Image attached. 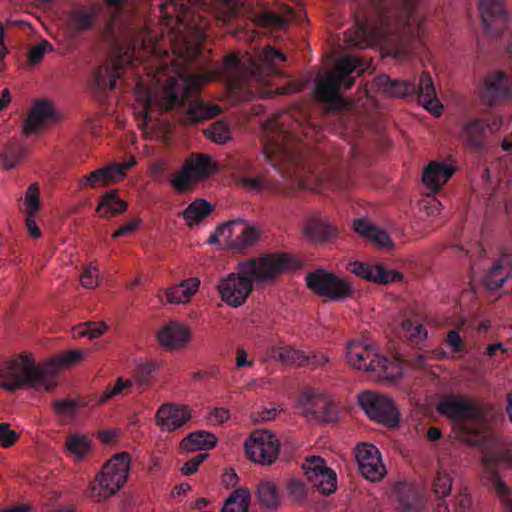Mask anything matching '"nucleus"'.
Segmentation results:
<instances>
[{"label": "nucleus", "instance_id": "nucleus-44", "mask_svg": "<svg viewBox=\"0 0 512 512\" xmlns=\"http://www.w3.org/2000/svg\"><path fill=\"white\" fill-rule=\"evenodd\" d=\"M400 332L413 343H422L428 338V331L422 323L406 319L400 325Z\"/></svg>", "mask_w": 512, "mask_h": 512}, {"label": "nucleus", "instance_id": "nucleus-42", "mask_svg": "<svg viewBox=\"0 0 512 512\" xmlns=\"http://www.w3.org/2000/svg\"><path fill=\"white\" fill-rule=\"evenodd\" d=\"M271 357L285 365H304L305 355L290 346L277 345L272 348Z\"/></svg>", "mask_w": 512, "mask_h": 512}, {"label": "nucleus", "instance_id": "nucleus-53", "mask_svg": "<svg viewBox=\"0 0 512 512\" xmlns=\"http://www.w3.org/2000/svg\"><path fill=\"white\" fill-rule=\"evenodd\" d=\"M53 51V46L47 40H41L33 45L28 51V59L30 64L35 65L42 61L44 55Z\"/></svg>", "mask_w": 512, "mask_h": 512}, {"label": "nucleus", "instance_id": "nucleus-21", "mask_svg": "<svg viewBox=\"0 0 512 512\" xmlns=\"http://www.w3.org/2000/svg\"><path fill=\"white\" fill-rule=\"evenodd\" d=\"M512 91V78L502 71H493L486 75L479 96L487 104H493L498 98L508 96Z\"/></svg>", "mask_w": 512, "mask_h": 512}, {"label": "nucleus", "instance_id": "nucleus-49", "mask_svg": "<svg viewBox=\"0 0 512 512\" xmlns=\"http://www.w3.org/2000/svg\"><path fill=\"white\" fill-rule=\"evenodd\" d=\"M27 156V151L22 146L10 147L1 157V165L5 170H11L19 166Z\"/></svg>", "mask_w": 512, "mask_h": 512}, {"label": "nucleus", "instance_id": "nucleus-58", "mask_svg": "<svg viewBox=\"0 0 512 512\" xmlns=\"http://www.w3.org/2000/svg\"><path fill=\"white\" fill-rule=\"evenodd\" d=\"M141 224L142 219L140 217H133L129 219L126 223H124L119 229H117L112 234V238H119L124 235H131L139 229Z\"/></svg>", "mask_w": 512, "mask_h": 512}, {"label": "nucleus", "instance_id": "nucleus-57", "mask_svg": "<svg viewBox=\"0 0 512 512\" xmlns=\"http://www.w3.org/2000/svg\"><path fill=\"white\" fill-rule=\"evenodd\" d=\"M18 434L7 423H0V445L4 448L13 446L18 440Z\"/></svg>", "mask_w": 512, "mask_h": 512}, {"label": "nucleus", "instance_id": "nucleus-31", "mask_svg": "<svg viewBox=\"0 0 512 512\" xmlns=\"http://www.w3.org/2000/svg\"><path fill=\"white\" fill-rule=\"evenodd\" d=\"M418 100L421 105L435 116H440L443 110L442 104L436 98L435 88L431 77L422 73L417 88Z\"/></svg>", "mask_w": 512, "mask_h": 512}, {"label": "nucleus", "instance_id": "nucleus-24", "mask_svg": "<svg viewBox=\"0 0 512 512\" xmlns=\"http://www.w3.org/2000/svg\"><path fill=\"white\" fill-rule=\"evenodd\" d=\"M404 361L399 357L387 358L380 353L378 360L370 375L388 385H397L404 377Z\"/></svg>", "mask_w": 512, "mask_h": 512}, {"label": "nucleus", "instance_id": "nucleus-34", "mask_svg": "<svg viewBox=\"0 0 512 512\" xmlns=\"http://www.w3.org/2000/svg\"><path fill=\"white\" fill-rule=\"evenodd\" d=\"M375 85L378 90L388 97H404L416 91V87L409 81L392 80L386 75L376 78Z\"/></svg>", "mask_w": 512, "mask_h": 512}, {"label": "nucleus", "instance_id": "nucleus-61", "mask_svg": "<svg viewBox=\"0 0 512 512\" xmlns=\"http://www.w3.org/2000/svg\"><path fill=\"white\" fill-rule=\"evenodd\" d=\"M208 457V454H199L190 460H188L181 468V472L183 475L189 476L194 474L199 465Z\"/></svg>", "mask_w": 512, "mask_h": 512}, {"label": "nucleus", "instance_id": "nucleus-5", "mask_svg": "<svg viewBox=\"0 0 512 512\" xmlns=\"http://www.w3.org/2000/svg\"><path fill=\"white\" fill-rule=\"evenodd\" d=\"M262 235L260 225L237 218L217 226L207 239V244L242 255L256 246Z\"/></svg>", "mask_w": 512, "mask_h": 512}, {"label": "nucleus", "instance_id": "nucleus-52", "mask_svg": "<svg viewBox=\"0 0 512 512\" xmlns=\"http://www.w3.org/2000/svg\"><path fill=\"white\" fill-rule=\"evenodd\" d=\"M101 274L95 264L88 265L80 276V284L86 289H95L100 285Z\"/></svg>", "mask_w": 512, "mask_h": 512}, {"label": "nucleus", "instance_id": "nucleus-45", "mask_svg": "<svg viewBox=\"0 0 512 512\" xmlns=\"http://www.w3.org/2000/svg\"><path fill=\"white\" fill-rule=\"evenodd\" d=\"M294 17V12L290 8H285L281 15L264 12L257 18L259 25L272 27V28H283L287 26Z\"/></svg>", "mask_w": 512, "mask_h": 512}, {"label": "nucleus", "instance_id": "nucleus-40", "mask_svg": "<svg viewBox=\"0 0 512 512\" xmlns=\"http://www.w3.org/2000/svg\"><path fill=\"white\" fill-rule=\"evenodd\" d=\"M65 448L74 461H80L90 452L91 442L86 435L71 433L67 436Z\"/></svg>", "mask_w": 512, "mask_h": 512}, {"label": "nucleus", "instance_id": "nucleus-32", "mask_svg": "<svg viewBox=\"0 0 512 512\" xmlns=\"http://www.w3.org/2000/svg\"><path fill=\"white\" fill-rule=\"evenodd\" d=\"M218 443V438L212 432L198 430L189 433L180 442V449L187 452H196L214 448Z\"/></svg>", "mask_w": 512, "mask_h": 512}, {"label": "nucleus", "instance_id": "nucleus-26", "mask_svg": "<svg viewBox=\"0 0 512 512\" xmlns=\"http://www.w3.org/2000/svg\"><path fill=\"white\" fill-rule=\"evenodd\" d=\"M200 284L199 277H189L165 288L162 293L171 305H187L199 292Z\"/></svg>", "mask_w": 512, "mask_h": 512}, {"label": "nucleus", "instance_id": "nucleus-22", "mask_svg": "<svg viewBox=\"0 0 512 512\" xmlns=\"http://www.w3.org/2000/svg\"><path fill=\"white\" fill-rule=\"evenodd\" d=\"M55 117V111L51 102L40 100L33 103L23 125L24 134L29 136L41 133L55 120Z\"/></svg>", "mask_w": 512, "mask_h": 512}, {"label": "nucleus", "instance_id": "nucleus-39", "mask_svg": "<svg viewBox=\"0 0 512 512\" xmlns=\"http://www.w3.org/2000/svg\"><path fill=\"white\" fill-rule=\"evenodd\" d=\"M285 60H286L285 55H283L279 51H276L270 47H267L260 54L258 63L255 64L256 70L258 71L259 75L261 73L265 72L268 77L280 75L281 71L278 70L274 64L276 61H285ZM259 81L265 82V80L262 79L260 76H259Z\"/></svg>", "mask_w": 512, "mask_h": 512}, {"label": "nucleus", "instance_id": "nucleus-54", "mask_svg": "<svg viewBox=\"0 0 512 512\" xmlns=\"http://www.w3.org/2000/svg\"><path fill=\"white\" fill-rule=\"evenodd\" d=\"M451 488V477L445 472H438L433 482V490L435 494H437L439 497H446L449 495Z\"/></svg>", "mask_w": 512, "mask_h": 512}, {"label": "nucleus", "instance_id": "nucleus-51", "mask_svg": "<svg viewBox=\"0 0 512 512\" xmlns=\"http://www.w3.org/2000/svg\"><path fill=\"white\" fill-rule=\"evenodd\" d=\"M205 135L217 144H224L231 140L229 128L223 122H216L205 130Z\"/></svg>", "mask_w": 512, "mask_h": 512}, {"label": "nucleus", "instance_id": "nucleus-47", "mask_svg": "<svg viewBox=\"0 0 512 512\" xmlns=\"http://www.w3.org/2000/svg\"><path fill=\"white\" fill-rule=\"evenodd\" d=\"M41 208L40 186L37 182L31 183L23 197V210L25 215H37Z\"/></svg>", "mask_w": 512, "mask_h": 512}, {"label": "nucleus", "instance_id": "nucleus-25", "mask_svg": "<svg viewBox=\"0 0 512 512\" xmlns=\"http://www.w3.org/2000/svg\"><path fill=\"white\" fill-rule=\"evenodd\" d=\"M255 497L264 511H277L282 505V496L278 483L269 477H263L255 485Z\"/></svg>", "mask_w": 512, "mask_h": 512}, {"label": "nucleus", "instance_id": "nucleus-56", "mask_svg": "<svg viewBox=\"0 0 512 512\" xmlns=\"http://www.w3.org/2000/svg\"><path fill=\"white\" fill-rule=\"evenodd\" d=\"M231 417L230 410L225 407H216L209 411L207 419L213 426H220L226 423Z\"/></svg>", "mask_w": 512, "mask_h": 512}, {"label": "nucleus", "instance_id": "nucleus-37", "mask_svg": "<svg viewBox=\"0 0 512 512\" xmlns=\"http://www.w3.org/2000/svg\"><path fill=\"white\" fill-rule=\"evenodd\" d=\"M85 356L86 352L83 350H70L47 360L44 363L45 369H47L50 375L55 377L56 372L80 362Z\"/></svg>", "mask_w": 512, "mask_h": 512}, {"label": "nucleus", "instance_id": "nucleus-29", "mask_svg": "<svg viewBox=\"0 0 512 512\" xmlns=\"http://www.w3.org/2000/svg\"><path fill=\"white\" fill-rule=\"evenodd\" d=\"M354 231L363 239L383 248L393 246L390 235L383 229L375 226L368 218H358L353 222Z\"/></svg>", "mask_w": 512, "mask_h": 512}, {"label": "nucleus", "instance_id": "nucleus-23", "mask_svg": "<svg viewBox=\"0 0 512 512\" xmlns=\"http://www.w3.org/2000/svg\"><path fill=\"white\" fill-rule=\"evenodd\" d=\"M512 276V255L502 254L494 258L486 269L482 281L489 290L501 289Z\"/></svg>", "mask_w": 512, "mask_h": 512}, {"label": "nucleus", "instance_id": "nucleus-2", "mask_svg": "<svg viewBox=\"0 0 512 512\" xmlns=\"http://www.w3.org/2000/svg\"><path fill=\"white\" fill-rule=\"evenodd\" d=\"M286 254H266L239 261L222 275L215 286L220 300L230 308L243 306L255 288L272 284L279 275L291 268Z\"/></svg>", "mask_w": 512, "mask_h": 512}, {"label": "nucleus", "instance_id": "nucleus-3", "mask_svg": "<svg viewBox=\"0 0 512 512\" xmlns=\"http://www.w3.org/2000/svg\"><path fill=\"white\" fill-rule=\"evenodd\" d=\"M56 386V377L48 373L44 364H37L28 354L0 360V388L6 391L31 388L38 392H50Z\"/></svg>", "mask_w": 512, "mask_h": 512}, {"label": "nucleus", "instance_id": "nucleus-17", "mask_svg": "<svg viewBox=\"0 0 512 512\" xmlns=\"http://www.w3.org/2000/svg\"><path fill=\"white\" fill-rule=\"evenodd\" d=\"M356 460L361 475L369 481H380L387 473L377 447L363 443L356 447Z\"/></svg>", "mask_w": 512, "mask_h": 512}, {"label": "nucleus", "instance_id": "nucleus-8", "mask_svg": "<svg viewBox=\"0 0 512 512\" xmlns=\"http://www.w3.org/2000/svg\"><path fill=\"white\" fill-rule=\"evenodd\" d=\"M357 402L365 414L378 424L396 428L400 422V412L394 400L383 393L366 390L357 396Z\"/></svg>", "mask_w": 512, "mask_h": 512}, {"label": "nucleus", "instance_id": "nucleus-36", "mask_svg": "<svg viewBox=\"0 0 512 512\" xmlns=\"http://www.w3.org/2000/svg\"><path fill=\"white\" fill-rule=\"evenodd\" d=\"M293 149L294 140H292L291 135L278 134L266 142L263 152L271 161H276L278 157L290 155Z\"/></svg>", "mask_w": 512, "mask_h": 512}, {"label": "nucleus", "instance_id": "nucleus-60", "mask_svg": "<svg viewBox=\"0 0 512 512\" xmlns=\"http://www.w3.org/2000/svg\"><path fill=\"white\" fill-rule=\"evenodd\" d=\"M255 359L250 356L243 348H238L235 352V366L237 369L250 368L254 365Z\"/></svg>", "mask_w": 512, "mask_h": 512}, {"label": "nucleus", "instance_id": "nucleus-20", "mask_svg": "<svg viewBox=\"0 0 512 512\" xmlns=\"http://www.w3.org/2000/svg\"><path fill=\"white\" fill-rule=\"evenodd\" d=\"M191 416V409L187 405L169 402L158 408L155 422L160 430L173 432L184 426Z\"/></svg>", "mask_w": 512, "mask_h": 512}, {"label": "nucleus", "instance_id": "nucleus-12", "mask_svg": "<svg viewBox=\"0 0 512 512\" xmlns=\"http://www.w3.org/2000/svg\"><path fill=\"white\" fill-rule=\"evenodd\" d=\"M347 270L356 277L377 285H389L403 280L400 271L375 261H351L347 264Z\"/></svg>", "mask_w": 512, "mask_h": 512}, {"label": "nucleus", "instance_id": "nucleus-63", "mask_svg": "<svg viewBox=\"0 0 512 512\" xmlns=\"http://www.w3.org/2000/svg\"><path fill=\"white\" fill-rule=\"evenodd\" d=\"M58 413L71 416L75 413L76 403L70 400H59L54 403Z\"/></svg>", "mask_w": 512, "mask_h": 512}, {"label": "nucleus", "instance_id": "nucleus-16", "mask_svg": "<svg viewBox=\"0 0 512 512\" xmlns=\"http://www.w3.org/2000/svg\"><path fill=\"white\" fill-rule=\"evenodd\" d=\"M307 480L322 494H331L337 489V476L325 461L313 456L303 463Z\"/></svg>", "mask_w": 512, "mask_h": 512}, {"label": "nucleus", "instance_id": "nucleus-27", "mask_svg": "<svg viewBox=\"0 0 512 512\" xmlns=\"http://www.w3.org/2000/svg\"><path fill=\"white\" fill-rule=\"evenodd\" d=\"M478 8L487 29H501L509 20L505 0H478Z\"/></svg>", "mask_w": 512, "mask_h": 512}, {"label": "nucleus", "instance_id": "nucleus-15", "mask_svg": "<svg viewBox=\"0 0 512 512\" xmlns=\"http://www.w3.org/2000/svg\"><path fill=\"white\" fill-rule=\"evenodd\" d=\"M437 410L452 420H480L483 417V410L477 401L455 395L443 398Z\"/></svg>", "mask_w": 512, "mask_h": 512}, {"label": "nucleus", "instance_id": "nucleus-50", "mask_svg": "<svg viewBox=\"0 0 512 512\" xmlns=\"http://www.w3.org/2000/svg\"><path fill=\"white\" fill-rule=\"evenodd\" d=\"M285 491L287 498L294 504L302 503L307 498V488L305 484L297 478L286 482Z\"/></svg>", "mask_w": 512, "mask_h": 512}, {"label": "nucleus", "instance_id": "nucleus-28", "mask_svg": "<svg viewBox=\"0 0 512 512\" xmlns=\"http://www.w3.org/2000/svg\"><path fill=\"white\" fill-rule=\"evenodd\" d=\"M94 19L95 13L91 9H73L63 16L64 31L68 37L76 38L92 26Z\"/></svg>", "mask_w": 512, "mask_h": 512}, {"label": "nucleus", "instance_id": "nucleus-33", "mask_svg": "<svg viewBox=\"0 0 512 512\" xmlns=\"http://www.w3.org/2000/svg\"><path fill=\"white\" fill-rule=\"evenodd\" d=\"M127 203L120 199L116 189L106 192L100 199L96 212L102 218H112L127 210Z\"/></svg>", "mask_w": 512, "mask_h": 512}, {"label": "nucleus", "instance_id": "nucleus-4", "mask_svg": "<svg viewBox=\"0 0 512 512\" xmlns=\"http://www.w3.org/2000/svg\"><path fill=\"white\" fill-rule=\"evenodd\" d=\"M131 455L121 452L110 457L95 475L85 495L101 503L117 494L127 483L131 472Z\"/></svg>", "mask_w": 512, "mask_h": 512}, {"label": "nucleus", "instance_id": "nucleus-55", "mask_svg": "<svg viewBox=\"0 0 512 512\" xmlns=\"http://www.w3.org/2000/svg\"><path fill=\"white\" fill-rule=\"evenodd\" d=\"M445 342L452 355L465 353V343L458 330L448 331Z\"/></svg>", "mask_w": 512, "mask_h": 512}, {"label": "nucleus", "instance_id": "nucleus-7", "mask_svg": "<svg viewBox=\"0 0 512 512\" xmlns=\"http://www.w3.org/2000/svg\"><path fill=\"white\" fill-rule=\"evenodd\" d=\"M295 406L308 421L330 422L336 417V409L331 396L320 387L303 388L296 398Z\"/></svg>", "mask_w": 512, "mask_h": 512}, {"label": "nucleus", "instance_id": "nucleus-64", "mask_svg": "<svg viewBox=\"0 0 512 512\" xmlns=\"http://www.w3.org/2000/svg\"><path fill=\"white\" fill-rule=\"evenodd\" d=\"M483 126V123L479 120L470 121L463 126L461 136L468 140L474 132L481 130Z\"/></svg>", "mask_w": 512, "mask_h": 512}, {"label": "nucleus", "instance_id": "nucleus-38", "mask_svg": "<svg viewBox=\"0 0 512 512\" xmlns=\"http://www.w3.org/2000/svg\"><path fill=\"white\" fill-rule=\"evenodd\" d=\"M251 492L246 487L233 490L221 506V512H248Z\"/></svg>", "mask_w": 512, "mask_h": 512}, {"label": "nucleus", "instance_id": "nucleus-9", "mask_svg": "<svg viewBox=\"0 0 512 512\" xmlns=\"http://www.w3.org/2000/svg\"><path fill=\"white\" fill-rule=\"evenodd\" d=\"M216 170L217 165L209 155L193 154L186 159L182 169L173 175L171 185L176 192L183 193L210 177Z\"/></svg>", "mask_w": 512, "mask_h": 512}, {"label": "nucleus", "instance_id": "nucleus-14", "mask_svg": "<svg viewBox=\"0 0 512 512\" xmlns=\"http://www.w3.org/2000/svg\"><path fill=\"white\" fill-rule=\"evenodd\" d=\"M135 165V160L104 166L80 177L77 185L81 190L97 189L120 182L128 169Z\"/></svg>", "mask_w": 512, "mask_h": 512}, {"label": "nucleus", "instance_id": "nucleus-30", "mask_svg": "<svg viewBox=\"0 0 512 512\" xmlns=\"http://www.w3.org/2000/svg\"><path fill=\"white\" fill-rule=\"evenodd\" d=\"M454 171L446 162L433 161L424 168L422 181L429 190L435 192L450 179Z\"/></svg>", "mask_w": 512, "mask_h": 512}, {"label": "nucleus", "instance_id": "nucleus-41", "mask_svg": "<svg viewBox=\"0 0 512 512\" xmlns=\"http://www.w3.org/2000/svg\"><path fill=\"white\" fill-rule=\"evenodd\" d=\"M217 105H207L201 102H194L189 105L185 123H197L217 116L220 113Z\"/></svg>", "mask_w": 512, "mask_h": 512}, {"label": "nucleus", "instance_id": "nucleus-62", "mask_svg": "<svg viewBox=\"0 0 512 512\" xmlns=\"http://www.w3.org/2000/svg\"><path fill=\"white\" fill-rule=\"evenodd\" d=\"M243 183L250 188L256 189H273L275 187L271 181L263 176L257 178H245L243 179Z\"/></svg>", "mask_w": 512, "mask_h": 512}, {"label": "nucleus", "instance_id": "nucleus-1", "mask_svg": "<svg viewBox=\"0 0 512 512\" xmlns=\"http://www.w3.org/2000/svg\"><path fill=\"white\" fill-rule=\"evenodd\" d=\"M190 0H170L161 5L165 19L172 56L164 50L163 36L156 39L148 31H141L131 46L118 49L113 57L96 72L99 86L114 89L121 70L137 59L151 58L145 74L136 82L134 112L140 116V127L149 123L150 114L156 110H170L182 103L220 72L218 68L187 75L186 64L200 51L205 34V23L187 5Z\"/></svg>", "mask_w": 512, "mask_h": 512}, {"label": "nucleus", "instance_id": "nucleus-19", "mask_svg": "<svg viewBox=\"0 0 512 512\" xmlns=\"http://www.w3.org/2000/svg\"><path fill=\"white\" fill-rule=\"evenodd\" d=\"M159 345L167 350L184 349L191 340L189 326L181 321H169L162 325L156 335Z\"/></svg>", "mask_w": 512, "mask_h": 512}, {"label": "nucleus", "instance_id": "nucleus-48", "mask_svg": "<svg viewBox=\"0 0 512 512\" xmlns=\"http://www.w3.org/2000/svg\"><path fill=\"white\" fill-rule=\"evenodd\" d=\"M107 328L104 322H86L74 328L73 337L96 339L103 335Z\"/></svg>", "mask_w": 512, "mask_h": 512}, {"label": "nucleus", "instance_id": "nucleus-46", "mask_svg": "<svg viewBox=\"0 0 512 512\" xmlns=\"http://www.w3.org/2000/svg\"><path fill=\"white\" fill-rule=\"evenodd\" d=\"M132 385L133 382L130 379L118 377L113 385L106 387V389L98 396L96 400L97 404L103 405L118 395L128 393Z\"/></svg>", "mask_w": 512, "mask_h": 512}, {"label": "nucleus", "instance_id": "nucleus-6", "mask_svg": "<svg viewBox=\"0 0 512 512\" xmlns=\"http://www.w3.org/2000/svg\"><path fill=\"white\" fill-rule=\"evenodd\" d=\"M360 65V60L355 56H344L338 59L334 70L319 79L315 88L316 96L324 102L337 104L340 101V88L342 86L345 89L351 88L354 79L349 75Z\"/></svg>", "mask_w": 512, "mask_h": 512}, {"label": "nucleus", "instance_id": "nucleus-11", "mask_svg": "<svg viewBox=\"0 0 512 512\" xmlns=\"http://www.w3.org/2000/svg\"><path fill=\"white\" fill-rule=\"evenodd\" d=\"M247 457L254 463L271 465L276 461L280 443L274 433L268 430H255L245 442Z\"/></svg>", "mask_w": 512, "mask_h": 512}, {"label": "nucleus", "instance_id": "nucleus-35", "mask_svg": "<svg viewBox=\"0 0 512 512\" xmlns=\"http://www.w3.org/2000/svg\"><path fill=\"white\" fill-rule=\"evenodd\" d=\"M213 210L214 206L207 200L196 199L182 211L181 215L185 224L191 228L198 226Z\"/></svg>", "mask_w": 512, "mask_h": 512}, {"label": "nucleus", "instance_id": "nucleus-10", "mask_svg": "<svg viewBox=\"0 0 512 512\" xmlns=\"http://www.w3.org/2000/svg\"><path fill=\"white\" fill-rule=\"evenodd\" d=\"M305 280L308 288L325 300H343L353 292V286L348 280L324 269H317L308 273Z\"/></svg>", "mask_w": 512, "mask_h": 512}, {"label": "nucleus", "instance_id": "nucleus-59", "mask_svg": "<svg viewBox=\"0 0 512 512\" xmlns=\"http://www.w3.org/2000/svg\"><path fill=\"white\" fill-rule=\"evenodd\" d=\"M330 356L325 352L312 353L305 355L304 364L310 365L315 368H321L326 366L330 362Z\"/></svg>", "mask_w": 512, "mask_h": 512}, {"label": "nucleus", "instance_id": "nucleus-18", "mask_svg": "<svg viewBox=\"0 0 512 512\" xmlns=\"http://www.w3.org/2000/svg\"><path fill=\"white\" fill-rule=\"evenodd\" d=\"M304 238L314 243H325L338 238L340 229L328 217L321 214L307 216L301 223Z\"/></svg>", "mask_w": 512, "mask_h": 512}, {"label": "nucleus", "instance_id": "nucleus-43", "mask_svg": "<svg viewBox=\"0 0 512 512\" xmlns=\"http://www.w3.org/2000/svg\"><path fill=\"white\" fill-rule=\"evenodd\" d=\"M420 217L435 226L442 225V204L436 198L423 199L419 203Z\"/></svg>", "mask_w": 512, "mask_h": 512}, {"label": "nucleus", "instance_id": "nucleus-13", "mask_svg": "<svg viewBox=\"0 0 512 512\" xmlns=\"http://www.w3.org/2000/svg\"><path fill=\"white\" fill-rule=\"evenodd\" d=\"M379 355L377 347L365 340H350L344 348L347 365L361 373L371 374Z\"/></svg>", "mask_w": 512, "mask_h": 512}]
</instances>
